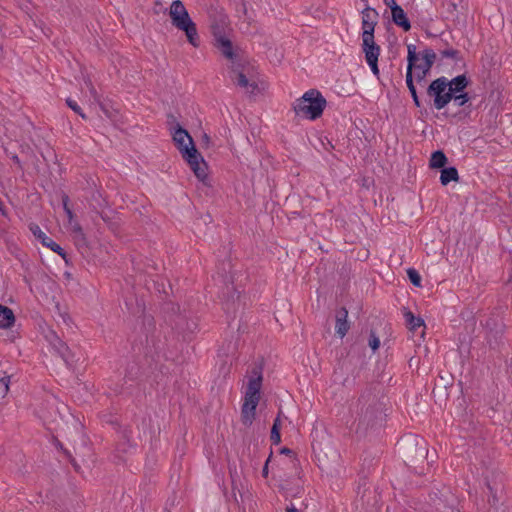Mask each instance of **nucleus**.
Masks as SVG:
<instances>
[{"label":"nucleus","mask_w":512,"mask_h":512,"mask_svg":"<svg viewBox=\"0 0 512 512\" xmlns=\"http://www.w3.org/2000/svg\"><path fill=\"white\" fill-rule=\"evenodd\" d=\"M369 346L373 351H376L380 347V339L376 335L374 330L370 331L369 335Z\"/></svg>","instance_id":"obj_41"},{"label":"nucleus","mask_w":512,"mask_h":512,"mask_svg":"<svg viewBox=\"0 0 512 512\" xmlns=\"http://www.w3.org/2000/svg\"><path fill=\"white\" fill-rule=\"evenodd\" d=\"M448 163V158L443 152V150H436L432 152L429 160V167L431 169H443L446 167Z\"/></svg>","instance_id":"obj_30"},{"label":"nucleus","mask_w":512,"mask_h":512,"mask_svg":"<svg viewBox=\"0 0 512 512\" xmlns=\"http://www.w3.org/2000/svg\"><path fill=\"white\" fill-rule=\"evenodd\" d=\"M402 506L407 512H423L424 502L416 498H405Z\"/></svg>","instance_id":"obj_35"},{"label":"nucleus","mask_w":512,"mask_h":512,"mask_svg":"<svg viewBox=\"0 0 512 512\" xmlns=\"http://www.w3.org/2000/svg\"><path fill=\"white\" fill-rule=\"evenodd\" d=\"M440 173V183L443 186H447L450 182L459 181L458 170L454 166L445 167L440 170Z\"/></svg>","instance_id":"obj_31"},{"label":"nucleus","mask_w":512,"mask_h":512,"mask_svg":"<svg viewBox=\"0 0 512 512\" xmlns=\"http://www.w3.org/2000/svg\"><path fill=\"white\" fill-rule=\"evenodd\" d=\"M428 96L433 98V106L437 110L444 109L451 101H453L454 105H456L458 107L465 106L466 108L469 109V111L466 113V115H468L471 112L470 101L472 99V96L469 94V92H467V93H452V91H451V92H447V93H441V94L439 93L436 95H428Z\"/></svg>","instance_id":"obj_8"},{"label":"nucleus","mask_w":512,"mask_h":512,"mask_svg":"<svg viewBox=\"0 0 512 512\" xmlns=\"http://www.w3.org/2000/svg\"><path fill=\"white\" fill-rule=\"evenodd\" d=\"M252 377L249 379L245 392L244 402L258 404L262 387V367L254 366L252 368Z\"/></svg>","instance_id":"obj_10"},{"label":"nucleus","mask_w":512,"mask_h":512,"mask_svg":"<svg viewBox=\"0 0 512 512\" xmlns=\"http://www.w3.org/2000/svg\"><path fill=\"white\" fill-rule=\"evenodd\" d=\"M423 63L418 64V66L414 69L417 70L415 74L416 82L420 85H423L426 82V77L430 73L431 68L433 67L437 55L431 48H426L421 53Z\"/></svg>","instance_id":"obj_12"},{"label":"nucleus","mask_w":512,"mask_h":512,"mask_svg":"<svg viewBox=\"0 0 512 512\" xmlns=\"http://www.w3.org/2000/svg\"><path fill=\"white\" fill-rule=\"evenodd\" d=\"M70 461V463L72 464L74 470L76 472H80V465L76 462V460L73 458V456L71 455V457H67Z\"/></svg>","instance_id":"obj_53"},{"label":"nucleus","mask_w":512,"mask_h":512,"mask_svg":"<svg viewBox=\"0 0 512 512\" xmlns=\"http://www.w3.org/2000/svg\"><path fill=\"white\" fill-rule=\"evenodd\" d=\"M418 363H419V360L416 357H411L409 359V366L410 367L417 366Z\"/></svg>","instance_id":"obj_57"},{"label":"nucleus","mask_w":512,"mask_h":512,"mask_svg":"<svg viewBox=\"0 0 512 512\" xmlns=\"http://www.w3.org/2000/svg\"><path fill=\"white\" fill-rule=\"evenodd\" d=\"M385 398L378 397L371 389L364 391L359 397V412L356 433L366 435L369 430H377L384 425L386 414Z\"/></svg>","instance_id":"obj_2"},{"label":"nucleus","mask_w":512,"mask_h":512,"mask_svg":"<svg viewBox=\"0 0 512 512\" xmlns=\"http://www.w3.org/2000/svg\"><path fill=\"white\" fill-rule=\"evenodd\" d=\"M280 416H281V411L278 413L277 417L274 419L273 425L271 427L270 440H271L272 444H274V445H278L281 442V433H280V430H281V420H280Z\"/></svg>","instance_id":"obj_34"},{"label":"nucleus","mask_w":512,"mask_h":512,"mask_svg":"<svg viewBox=\"0 0 512 512\" xmlns=\"http://www.w3.org/2000/svg\"><path fill=\"white\" fill-rule=\"evenodd\" d=\"M391 14H392V22L396 26L402 28L405 32H407L411 29V23L407 16V13L404 11V9L401 6L394 8L391 11Z\"/></svg>","instance_id":"obj_25"},{"label":"nucleus","mask_w":512,"mask_h":512,"mask_svg":"<svg viewBox=\"0 0 512 512\" xmlns=\"http://www.w3.org/2000/svg\"><path fill=\"white\" fill-rule=\"evenodd\" d=\"M272 455H273V452L271 451L270 454H269L268 459L266 460V462H265V464H264V466L262 468V476L264 478L268 477V474H269L268 464H269V461H270Z\"/></svg>","instance_id":"obj_47"},{"label":"nucleus","mask_w":512,"mask_h":512,"mask_svg":"<svg viewBox=\"0 0 512 512\" xmlns=\"http://www.w3.org/2000/svg\"><path fill=\"white\" fill-rule=\"evenodd\" d=\"M497 476H493L492 479H490L488 476H485V485L488 490L487 495V503L490 506V512H497L499 504L502 499V493H503V485L501 482V479L498 481Z\"/></svg>","instance_id":"obj_11"},{"label":"nucleus","mask_w":512,"mask_h":512,"mask_svg":"<svg viewBox=\"0 0 512 512\" xmlns=\"http://www.w3.org/2000/svg\"><path fill=\"white\" fill-rule=\"evenodd\" d=\"M383 2L391 11L399 6L395 0H383Z\"/></svg>","instance_id":"obj_51"},{"label":"nucleus","mask_w":512,"mask_h":512,"mask_svg":"<svg viewBox=\"0 0 512 512\" xmlns=\"http://www.w3.org/2000/svg\"><path fill=\"white\" fill-rule=\"evenodd\" d=\"M404 318L406 320L407 328L415 332L418 328L423 327L426 328L425 322L421 317H416L410 310L407 308L404 309Z\"/></svg>","instance_id":"obj_28"},{"label":"nucleus","mask_w":512,"mask_h":512,"mask_svg":"<svg viewBox=\"0 0 512 512\" xmlns=\"http://www.w3.org/2000/svg\"><path fill=\"white\" fill-rule=\"evenodd\" d=\"M228 61L230 62V75H237L238 73L254 70V67L242 54H238L234 59Z\"/></svg>","instance_id":"obj_20"},{"label":"nucleus","mask_w":512,"mask_h":512,"mask_svg":"<svg viewBox=\"0 0 512 512\" xmlns=\"http://www.w3.org/2000/svg\"><path fill=\"white\" fill-rule=\"evenodd\" d=\"M66 104L69 108H71L75 113H77L79 116H81L83 119H86V115L83 113L82 108L78 105V103L71 99H66Z\"/></svg>","instance_id":"obj_39"},{"label":"nucleus","mask_w":512,"mask_h":512,"mask_svg":"<svg viewBox=\"0 0 512 512\" xmlns=\"http://www.w3.org/2000/svg\"><path fill=\"white\" fill-rule=\"evenodd\" d=\"M453 384L454 376L452 373L448 371L440 372L432 392L439 399L446 400L448 397V388L452 387Z\"/></svg>","instance_id":"obj_14"},{"label":"nucleus","mask_w":512,"mask_h":512,"mask_svg":"<svg viewBox=\"0 0 512 512\" xmlns=\"http://www.w3.org/2000/svg\"><path fill=\"white\" fill-rule=\"evenodd\" d=\"M348 318V310L345 307H341L339 310L336 311V333L339 335L340 338H343L349 328L350 324L347 320Z\"/></svg>","instance_id":"obj_23"},{"label":"nucleus","mask_w":512,"mask_h":512,"mask_svg":"<svg viewBox=\"0 0 512 512\" xmlns=\"http://www.w3.org/2000/svg\"><path fill=\"white\" fill-rule=\"evenodd\" d=\"M61 200H62V205H63L64 211H66V209H70V206H69L70 199H69V196L65 192H62Z\"/></svg>","instance_id":"obj_48"},{"label":"nucleus","mask_w":512,"mask_h":512,"mask_svg":"<svg viewBox=\"0 0 512 512\" xmlns=\"http://www.w3.org/2000/svg\"><path fill=\"white\" fill-rule=\"evenodd\" d=\"M45 338L50 343L51 346L61 339L53 330H49L48 333L45 335Z\"/></svg>","instance_id":"obj_43"},{"label":"nucleus","mask_w":512,"mask_h":512,"mask_svg":"<svg viewBox=\"0 0 512 512\" xmlns=\"http://www.w3.org/2000/svg\"><path fill=\"white\" fill-rule=\"evenodd\" d=\"M227 292L223 293V296L225 297L227 295V298L224 302V311L230 318L236 317V312L240 306V293L236 291V289L232 287H226Z\"/></svg>","instance_id":"obj_16"},{"label":"nucleus","mask_w":512,"mask_h":512,"mask_svg":"<svg viewBox=\"0 0 512 512\" xmlns=\"http://www.w3.org/2000/svg\"><path fill=\"white\" fill-rule=\"evenodd\" d=\"M457 499L453 493L447 489H437L428 494L424 502L423 512H460L456 508Z\"/></svg>","instance_id":"obj_5"},{"label":"nucleus","mask_w":512,"mask_h":512,"mask_svg":"<svg viewBox=\"0 0 512 512\" xmlns=\"http://www.w3.org/2000/svg\"><path fill=\"white\" fill-rule=\"evenodd\" d=\"M29 229L35 236V238L38 239L43 246L50 248L53 252L61 256L66 263H68L67 252L58 243H56L50 237H48L37 224L31 223Z\"/></svg>","instance_id":"obj_13"},{"label":"nucleus","mask_w":512,"mask_h":512,"mask_svg":"<svg viewBox=\"0 0 512 512\" xmlns=\"http://www.w3.org/2000/svg\"><path fill=\"white\" fill-rule=\"evenodd\" d=\"M365 60L367 64L369 65L372 73L379 77V67H378V58L380 55V46L372 47V48H364L362 49Z\"/></svg>","instance_id":"obj_22"},{"label":"nucleus","mask_w":512,"mask_h":512,"mask_svg":"<svg viewBox=\"0 0 512 512\" xmlns=\"http://www.w3.org/2000/svg\"><path fill=\"white\" fill-rule=\"evenodd\" d=\"M11 159H12V161H13V162L18 166V168H19L20 170H23V167H22L21 161H20L19 157H18L16 154L12 155Z\"/></svg>","instance_id":"obj_54"},{"label":"nucleus","mask_w":512,"mask_h":512,"mask_svg":"<svg viewBox=\"0 0 512 512\" xmlns=\"http://www.w3.org/2000/svg\"><path fill=\"white\" fill-rule=\"evenodd\" d=\"M378 21H362V49L379 46L374 40V30Z\"/></svg>","instance_id":"obj_19"},{"label":"nucleus","mask_w":512,"mask_h":512,"mask_svg":"<svg viewBox=\"0 0 512 512\" xmlns=\"http://www.w3.org/2000/svg\"><path fill=\"white\" fill-rule=\"evenodd\" d=\"M471 81L467 77V75L461 74L453 79L449 80L446 77L442 76L437 79L431 81V83L427 87V95H436L441 93H467L465 90L470 85Z\"/></svg>","instance_id":"obj_6"},{"label":"nucleus","mask_w":512,"mask_h":512,"mask_svg":"<svg viewBox=\"0 0 512 512\" xmlns=\"http://www.w3.org/2000/svg\"><path fill=\"white\" fill-rule=\"evenodd\" d=\"M279 452H280V454H284L287 456L295 455L294 451L288 447H282Z\"/></svg>","instance_id":"obj_52"},{"label":"nucleus","mask_w":512,"mask_h":512,"mask_svg":"<svg viewBox=\"0 0 512 512\" xmlns=\"http://www.w3.org/2000/svg\"><path fill=\"white\" fill-rule=\"evenodd\" d=\"M228 24L227 16L219 12L217 13L213 18L210 17V33L213 36V42L217 41L218 39L227 37L226 36V26Z\"/></svg>","instance_id":"obj_15"},{"label":"nucleus","mask_w":512,"mask_h":512,"mask_svg":"<svg viewBox=\"0 0 512 512\" xmlns=\"http://www.w3.org/2000/svg\"><path fill=\"white\" fill-rule=\"evenodd\" d=\"M100 108L103 111V113L106 115L107 118L114 121L116 119V115L118 114V111L115 109H109L105 104L101 103Z\"/></svg>","instance_id":"obj_42"},{"label":"nucleus","mask_w":512,"mask_h":512,"mask_svg":"<svg viewBox=\"0 0 512 512\" xmlns=\"http://www.w3.org/2000/svg\"><path fill=\"white\" fill-rule=\"evenodd\" d=\"M169 16L172 25L185 33L187 41L195 48L199 47L200 40L196 24L190 17L187 9L181 0H174L169 9Z\"/></svg>","instance_id":"obj_4"},{"label":"nucleus","mask_w":512,"mask_h":512,"mask_svg":"<svg viewBox=\"0 0 512 512\" xmlns=\"http://www.w3.org/2000/svg\"><path fill=\"white\" fill-rule=\"evenodd\" d=\"M252 77V71L245 73H238L237 75H230L234 83L243 88H250L249 92L254 94L258 90V84L255 81L250 82L249 78Z\"/></svg>","instance_id":"obj_24"},{"label":"nucleus","mask_w":512,"mask_h":512,"mask_svg":"<svg viewBox=\"0 0 512 512\" xmlns=\"http://www.w3.org/2000/svg\"><path fill=\"white\" fill-rule=\"evenodd\" d=\"M286 512H299L293 505L286 507Z\"/></svg>","instance_id":"obj_60"},{"label":"nucleus","mask_w":512,"mask_h":512,"mask_svg":"<svg viewBox=\"0 0 512 512\" xmlns=\"http://www.w3.org/2000/svg\"><path fill=\"white\" fill-rule=\"evenodd\" d=\"M362 21L364 20H367V21H378V18H379V14L378 12L376 11V9L370 7V6H367L366 8H364L362 10Z\"/></svg>","instance_id":"obj_38"},{"label":"nucleus","mask_w":512,"mask_h":512,"mask_svg":"<svg viewBox=\"0 0 512 512\" xmlns=\"http://www.w3.org/2000/svg\"><path fill=\"white\" fill-rule=\"evenodd\" d=\"M213 45L227 60H232L236 55L240 54L238 52L239 49L234 47L233 42L228 37L218 39L213 42Z\"/></svg>","instance_id":"obj_18"},{"label":"nucleus","mask_w":512,"mask_h":512,"mask_svg":"<svg viewBox=\"0 0 512 512\" xmlns=\"http://www.w3.org/2000/svg\"><path fill=\"white\" fill-rule=\"evenodd\" d=\"M97 213L99 214L101 219L107 224L108 228L111 231H113V232L118 231V229L120 227V218L117 216V214L114 211L109 210L108 212H106V211L102 210V211H97Z\"/></svg>","instance_id":"obj_26"},{"label":"nucleus","mask_w":512,"mask_h":512,"mask_svg":"<svg viewBox=\"0 0 512 512\" xmlns=\"http://www.w3.org/2000/svg\"><path fill=\"white\" fill-rule=\"evenodd\" d=\"M65 213H66V215H67V217L69 219V222L72 223V221H73V219L75 217V214L72 211V209L71 208L70 209H66Z\"/></svg>","instance_id":"obj_55"},{"label":"nucleus","mask_w":512,"mask_h":512,"mask_svg":"<svg viewBox=\"0 0 512 512\" xmlns=\"http://www.w3.org/2000/svg\"><path fill=\"white\" fill-rule=\"evenodd\" d=\"M326 106L327 101L322 93L317 89H310L293 103V111L297 116L316 120L323 115Z\"/></svg>","instance_id":"obj_3"},{"label":"nucleus","mask_w":512,"mask_h":512,"mask_svg":"<svg viewBox=\"0 0 512 512\" xmlns=\"http://www.w3.org/2000/svg\"><path fill=\"white\" fill-rule=\"evenodd\" d=\"M371 463H372V459H371V460H369V461L367 462V459L365 458V459H364V462H363V467H365V466H366V464H367V467L369 468V467H370V465H371Z\"/></svg>","instance_id":"obj_61"},{"label":"nucleus","mask_w":512,"mask_h":512,"mask_svg":"<svg viewBox=\"0 0 512 512\" xmlns=\"http://www.w3.org/2000/svg\"><path fill=\"white\" fill-rule=\"evenodd\" d=\"M173 329L182 336L183 341L190 342L198 330L197 318L186 314H178L174 318Z\"/></svg>","instance_id":"obj_9"},{"label":"nucleus","mask_w":512,"mask_h":512,"mask_svg":"<svg viewBox=\"0 0 512 512\" xmlns=\"http://www.w3.org/2000/svg\"><path fill=\"white\" fill-rule=\"evenodd\" d=\"M15 323V315L9 307L0 304V328H10Z\"/></svg>","instance_id":"obj_29"},{"label":"nucleus","mask_w":512,"mask_h":512,"mask_svg":"<svg viewBox=\"0 0 512 512\" xmlns=\"http://www.w3.org/2000/svg\"><path fill=\"white\" fill-rule=\"evenodd\" d=\"M466 108H463L462 111H459V114H462V112H465Z\"/></svg>","instance_id":"obj_63"},{"label":"nucleus","mask_w":512,"mask_h":512,"mask_svg":"<svg viewBox=\"0 0 512 512\" xmlns=\"http://www.w3.org/2000/svg\"><path fill=\"white\" fill-rule=\"evenodd\" d=\"M170 132L172 135V140L179 151L189 145V137H191V135L179 123H176L173 127H171Z\"/></svg>","instance_id":"obj_17"},{"label":"nucleus","mask_w":512,"mask_h":512,"mask_svg":"<svg viewBox=\"0 0 512 512\" xmlns=\"http://www.w3.org/2000/svg\"><path fill=\"white\" fill-rule=\"evenodd\" d=\"M72 231L78 236V235H82L84 232H83V229L81 227V225L78 223V222H75L74 225H73V229Z\"/></svg>","instance_id":"obj_50"},{"label":"nucleus","mask_w":512,"mask_h":512,"mask_svg":"<svg viewBox=\"0 0 512 512\" xmlns=\"http://www.w3.org/2000/svg\"><path fill=\"white\" fill-rule=\"evenodd\" d=\"M412 99L416 107H421V101L419 96L412 97Z\"/></svg>","instance_id":"obj_58"},{"label":"nucleus","mask_w":512,"mask_h":512,"mask_svg":"<svg viewBox=\"0 0 512 512\" xmlns=\"http://www.w3.org/2000/svg\"><path fill=\"white\" fill-rule=\"evenodd\" d=\"M91 200L94 209H103L107 206V201L102 197V194L99 191L92 193Z\"/></svg>","instance_id":"obj_37"},{"label":"nucleus","mask_w":512,"mask_h":512,"mask_svg":"<svg viewBox=\"0 0 512 512\" xmlns=\"http://www.w3.org/2000/svg\"><path fill=\"white\" fill-rule=\"evenodd\" d=\"M0 213L3 216H7V214H8L7 210H6V207H5V205H4V203H3V201L1 199H0Z\"/></svg>","instance_id":"obj_56"},{"label":"nucleus","mask_w":512,"mask_h":512,"mask_svg":"<svg viewBox=\"0 0 512 512\" xmlns=\"http://www.w3.org/2000/svg\"><path fill=\"white\" fill-rule=\"evenodd\" d=\"M407 69L406 75L414 74V69L418 66L419 61V53L416 52V46L413 44L407 45Z\"/></svg>","instance_id":"obj_32"},{"label":"nucleus","mask_w":512,"mask_h":512,"mask_svg":"<svg viewBox=\"0 0 512 512\" xmlns=\"http://www.w3.org/2000/svg\"><path fill=\"white\" fill-rule=\"evenodd\" d=\"M180 153L197 179L204 182L207 179L206 169L208 166L201 153L197 150L192 137H189V145L182 149Z\"/></svg>","instance_id":"obj_7"},{"label":"nucleus","mask_w":512,"mask_h":512,"mask_svg":"<svg viewBox=\"0 0 512 512\" xmlns=\"http://www.w3.org/2000/svg\"><path fill=\"white\" fill-rule=\"evenodd\" d=\"M54 444L57 449L61 450L65 454L66 457H71V453L64 448L63 444L57 438L54 439Z\"/></svg>","instance_id":"obj_46"},{"label":"nucleus","mask_w":512,"mask_h":512,"mask_svg":"<svg viewBox=\"0 0 512 512\" xmlns=\"http://www.w3.org/2000/svg\"><path fill=\"white\" fill-rule=\"evenodd\" d=\"M406 85L411 94V97L418 96L416 86L414 84V74L406 75Z\"/></svg>","instance_id":"obj_40"},{"label":"nucleus","mask_w":512,"mask_h":512,"mask_svg":"<svg viewBox=\"0 0 512 512\" xmlns=\"http://www.w3.org/2000/svg\"><path fill=\"white\" fill-rule=\"evenodd\" d=\"M439 55L440 59L451 58L456 65L458 63H462L463 67L466 66L462 53L459 50L454 49L453 47L447 45L445 49L439 51Z\"/></svg>","instance_id":"obj_33"},{"label":"nucleus","mask_w":512,"mask_h":512,"mask_svg":"<svg viewBox=\"0 0 512 512\" xmlns=\"http://www.w3.org/2000/svg\"><path fill=\"white\" fill-rule=\"evenodd\" d=\"M405 465L415 474L423 475L429 470L436 452L429 453L427 441L413 433H406L396 443Z\"/></svg>","instance_id":"obj_1"},{"label":"nucleus","mask_w":512,"mask_h":512,"mask_svg":"<svg viewBox=\"0 0 512 512\" xmlns=\"http://www.w3.org/2000/svg\"><path fill=\"white\" fill-rule=\"evenodd\" d=\"M53 350L61 357L68 367H72L76 362L74 353L70 350L68 345L61 339L51 346Z\"/></svg>","instance_id":"obj_21"},{"label":"nucleus","mask_w":512,"mask_h":512,"mask_svg":"<svg viewBox=\"0 0 512 512\" xmlns=\"http://www.w3.org/2000/svg\"><path fill=\"white\" fill-rule=\"evenodd\" d=\"M372 182H373V181H372V180H370V179H363V180H362V185H363L364 187L368 188V187H369V185H370Z\"/></svg>","instance_id":"obj_59"},{"label":"nucleus","mask_w":512,"mask_h":512,"mask_svg":"<svg viewBox=\"0 0 512 512\" xmlns=\"http://www.w3.org/2000/svg\"><path fill=\"white\" fill-rule=\"evenodd\" d=\"M466 108H463L462 111H459V114H462V112H465Z\"/></svg>","instance_id":"obj_64"},{"label":"nucleus","mask_w":512,"mask_h":512,"mask_svg":"<svg viewBox=\"0 0 512 512\" xmlns=\"http://www.w3.org/2000/svg\"><path fill=\"white\" fill-rule=\"evenodd\" d=\"M407 277L410 281V283L415 287H421L422 286V278L419 272L414 268H408L407 269Z\"/></svg>","instance_id":"obj_36"},{"label":"nucleus","mask_w":512,"mask_h":512,"mask_svg":"<svg viewBox=\"0 0 512 512\" xmlns=\"http://www.w3.org/2000/svg\"><path fill=\"white\" fill-rule=\"evenodd\" d=\"M9 390L8 380L6 378L0 379V398H3Z\"/></svg>","instance_id":"obj_44"},{"label":"nucleus","mask_w":512,"mask_h":512,"mask_svg":"<svg viewBox=\"0 0 512 512\" xmlns=\"http://www.w3.org/2000/svg\"><path fill=\"white\" fill-rule=\"evenodd\" d=\"M76 237H77L76 238V245L78 246V248H83V247H87L88 246L87 239H86V236H85L84 233L82 235H78Z\"/></svg>","instance_id":"obj_45"},{"label":"nucleus","mask_w":512,"mask_h":512,"mask_svg":"<svg viewBox=\"0 0 512 512\" xmlns=\"http://www.w3.org/2000/svg\"><path fill=\"white\" fill-rule=\"evenodd\" d=\"M258 404L244 402L241 408V419L245 426H250L255 419Z\"/></svg>","instance_id":"obj_27"},{"label":"nucleus","mask_w":512,"mask_h":512,"mask_svg":"<svg viewBox=\"0 0 512 512\" xmlns=\"http://www.w3.org/2000/svg\"><path fill=\"white\" fill-rule=\"evenodd\" d=\"M168 117H169L173 122H175V121H176L175 117H174L172 114H170Z\"/></svg>","instance_id":"obj_62"},{"label":"nucleus","mask_w":512,"mask_h":512,"mask_svg":"<svg viewBox=\"0 0 512 512\" xmlns=\"http://www.w3.org/2000/svg\"><path fill=\"white\" fill-rule=\"evenodd\" d=\"M211 142V138L208 134L204 133L201 137V145L202 147H208Z\"/></svg>","instance_id":"obj_49"}]
</instances>
